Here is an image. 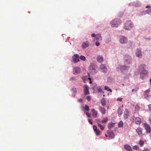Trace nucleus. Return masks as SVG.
Here are the masks:
<instances>
[{"label":"nucleus","instance_id":"1","mask_svg":"<svg viewBox=\"0 0 151 151\" xmlns=\"http://www.w3.org/2000/svg\"><path fill=\"white\" fill-rule=\"evenodd\" d=\"M134 24L130 20L126 22L124 26V28L126 30H129L133 27Z\"/></svg>","mask_w":151,"mask_h":151},{"label":"nucleus","instance_id":"55","mask_svg":"<svg viewBox=\"0 0 151 151\" xmlns=\"http://www.w3.org/2000/svg\"><path fill=\"white\" fill-rule=\"evenodd\" d=\"M95 44L97 46H99L100 44L99 42L98 41L96 42Z\"/></svg>","mask_w":151,"mask_h":151},{"label":"nucleus","instance_id":"23","mask_svg":"<svg viewBox=\"0 0 151 151\" xmlns=\"http://www.w3.org/2000/svg\"><path fill=\"white\" fill-rule=\"evenodd\" d=\"M116 70L117 72L122 73V65H118L116 68Z\"/></svg>","mask_w":151,"mask_h":151},{"label":"nucleus","instance_id":"43","mask_svg":"<svg viewBox=\"0 0 151 151\" xmlns=\"http://www.w3.org/2000/svg\"><path fill=\"white\" fill-rule=\"evenodd\" d=\"M96 132V134L97 136H99L100 134V131L99 130H96V131H95Z\"/></svg>","mask_w":151,"mask_h":151},{"label":"nucleus","instance_id":"47","mask_svg":"<svg viewBox=\"0 0 151 151\" xmlns=\"http://www.w3.org/2000/svg\"><path fill=\"white\" fill-rule=\"evenodd\" d=\"M86 99L88 100V101H89L91 99V97L90 96H88L86 97Z\"/></svg>","mask_w":151,"mask_h":151},{"label":"nucleus","instance_id":"54","mask_svg":"<svg viewBox=\"0 0 151 151\" xmlns=\"http://www.w3.org/2000/svg\"><path fill=\"white\" fill-rule=\"evenodd\" d=\"M148 121H149L150 123L151 124V115H150L148 119Z\"/></svg>","mask_w":151,"mask_h":151},{"label":"nucleus","instance_id":"3","mask_svg":"<svg viewBox=\"0 0 151 151\" xmlns=\"http://www.w3.org/2000/svg\"><path fill=\"white\" fill-rule=\"evenodd\" d=\"M132 61V58L128 55H125L124 57V62L125 64H130Z\"/></svg>","mask_w":151,"mask_h":151},{"label":"nucleus","instance_id":"48","mask_svg":"<svg viewBox=\"0 0 151 151\" xmlns=\"http://www.w3.org/2000/svg\"><path fill=\"white\" fill-rule=\"evenodd\" d=\"M111 41L110 38H108L106 40L105 42L106 43H109Z\"/></svg>","mask_w":151,"mask_h":151},{"label":"nucleus","instance_id":"60","mask_svg":"<svg viewBox=\"0 0 151 151\" xmlns=\"http://www.w3.org/2000/svg\"><path fill=\"white\" fill-rule=\"evenodd\" d=\"M88 122L91 124H92V122L91 121V120L90 119H88Z\"/></svg>","mask_w":151,"mask_h":151},{"label":"nucleus","instance_id":"20","mask_svg":"<svg viewBox=\"0 0 151 151\" xmlns=\"http://www.w3.org/2000/svg\"><path fill=\"white\" fill-rule=\"evenodd\" d=\"M124 148L128 151H131L132 150V148L128 144H125L124 145Z\"/></svg>","mask_w":151,"mask_h":151},{"label":"nucleus","instance_id":"11","mask_svg":"<svg viewBox=\"0 0 151 151\" xmlns=\"http://www.w3.org/2000/svg\"><path fill=\"white\" fill-rule=\"evenodd\" d=\"M135 53L137 57L139 58H141L142 57V55L141 51L140 50L137 49V50Z\"/></svg>","mask_w":151,"mask_h":151},{"label":"nucleus","instance_id":"19","mask_svg":"<svg viewBox=\"0 0 151 151\" xmlns=\"http://www.w3.org/2000/svg\"><path fill=\"white\" fill-rule=\"evenodd\" d=\"M145 67V65L144 64H142L139 66L138 69V71L139 72L143 70H144Z\"/></svg>","mask_w":151,"mask_h":151},{"label":"nucleus","instance_id":"31","mask_svg":"<svg viewBox=\"0 0 151 151\" xmlns=\"http://www.w3.org/2000/svg\"><path fill=\"white\" fill-rule=\"evenodd\" d=\"M146 12L149 15H151V8H150L146 11Z\"/></svg>","mask_w":151,"mask_h":151},{"label":"nucleus","instance_id":"45","mask_svg":"<svg viewBox=\"0 0 151 151\" xmlns=\"http://www.w3.org/2000/svg\"><path fill=\"white\" fill-rule=\"evenodd\" d=\"M101 103L102 104L103 106H104L106 104V101L105 100H102L101 101Z\"/></svg>","mask_w":151,"mask_h":151},{"label":"nucleus","instance_id":"33","mask_svg":"<svg viewBox=\"0 0 151 151\" xmlns=\"http://www.w3.org/2000/svg\"><path fill=\"white\" fill-rule=\"evenodd\" d=\"M96 38L97 39L99 40H102L101 37V35L99 34H98L96 35Z\"/></svg>","mask_w":151,"mask_h":151},{"label":"nucleus","instance_id":"18","mask_svg":"<svg viewBox=\"0 0 151 151\" xmlns=\"http://www.w3.org/2000/svg\"><path fill=\"white\" fill-rule=\"evenodd\" d=\"M89 44L88 42H83L82 45V47L84 49L89 46Z\"/></svg>","mask_w":151,"mask_h":151},{"label":"nucleus","instance_id":"21","mask_svg":"<svg viewBox=\"0 0 151 151\" xmlns=\"http://www.w3.org/2000/svg\"><path fill=\"white\" fill-rule=\"evenodd\" d=\"M96 87V89L98 90V92L104 93V92L101 89V86H97V85H95L94 86V87Z\"/></svg>","mask_w":151,"mask_h":151},{"label":"nucleus","instance_id":"13","mask_svg":"<svg viewBox=\"0 0 151 151\" xmlns=\"http://www.w3.org/2000/svg\"><path fill=\"white\" fill-rule=\"evenodd\" d=\"M141 4L140 2L138 1H137L136 2H132L129 4V5H133L136 7L139 6Z\"/></svg>","mask_w":151,"mask_h":151},{"label":"nucleus","instance_id":"32","mask_svg":"<svg viewBox=\"0 0 151 151\" xmlns=\"http://www.w3.org/2000/svg\"><path fill=\"white\" fill-rule=\"evenodd\" d=\"M79 58L81 60L84 61L86 60L85 57L83 55H81L80 57L79 56Z\"/></svg>","mask_w":151,"mask_h":151},{"label":"nucleus","instance_id":"5","mask_svg":"<svg viewBox=\"0 0 151 151\" xmlns=\"http://www.w3.org/2000/svg\"><path fill=\"white\" fill-rule=\"evenodd\" d=\"M79 61V55L77 54H74L72 57V60L71 62H73L74 63H77Z\"/></svg>","mask_w":151,"mask_h":151},{"label":"nucleus","instance_id":"58","mask_svg":"<svg viewBox=\"0 0 151 151\" xmlns=\"http://www.w3.org/2000/svg\"><path fill=\"white\" fill-rule=\"evenodd\" d=\"M87 76H84L82 78V79L83 80H84V79H87Z\"/></svg>","mask_w":151,"mask_h":151},{"label":"nucleus","instance_id":"25","mask_svg":"<svg viewBox=\"0 0 151 151\" xmlns=\"http://www.w3.org/2000/svg\"><path fill=\"white\" fill-rule=\"evenodd\" d=\"M123 111V110L122 107H120L119 108L117 111V113L119 116L122 114Z\"/></svg>","mask_w":151,"mask_h":151},{"label":"nucleus","instance_id":"46","mask_svg":"<svg viewBox=\"0 0 151 151\" xmlns=\"http://www.w3.org/2000/svg\"><path fill=\"white\" fill-rule=\"evenodd\" d=\"M145 12L144 11H142L139 13V14L140 15H145Z\"/></svg>","mask_w":151,"mask_h":151},{"label":"nucleus","instance_id":"28","mask_svg":"<svg viewBox=\"0 0 151 151\" xmlns=\"http://www.w3.org/2000/svg\"><path fill=\"white\" fill-rule=\"evenodd\" d=\"M123 125V123L122 121H120L118 123V127L119 128L122 127Z\"/></svg>","mask_w":151,"mask_h":151},{"label":"nucleus","instance_id":"16","mask_svg":"<svg viewBox=\"0 0 151 151\" xmlns=\"http://www.w3.org/2000/svg\"><path fill=\"white\" fill-rule=\"evenodd\" d=\"M97 61L100 63H102L103 60V58L101 55H98L97 57Z\"/></svg>","mask_w":151,"mask_h":151},{"label":"nucleus","instance_id":"53","mask_svg":"<svg viewBox=\"0 0 151 151\" xmlns=\"http://www.w3.org/2000/svg\"><path fill=\"white\" fill-rule=\"evenodd\" d=\"M72 80H76V78L74 77H71L70 79V80L71 81Z\"/></svg>","mask_w":151,"mask_h":151},{"label":"nucleus","instance_id":"59","mask_svg":"<svg viewBox=\"0 0 151 151\" xmlns=\"http://www.w3.org/2000/svg\"><path fill=\"white\" fill-rule=\"evenodd\" d=\"M117 100L118 101H122V98H118L117 99Z\"/></svg>","mask_w":151,"mask_h":151},{"label":"nucleus","instance_id":"34","mask_svg":"<svg viewBox=\"0 0 151 151\" xmlns=\"http://www.w3.org/2000/svg\"><path fill=\"white\" fill-rule=\"evenodd\" d=\"M129 47V48H131L134 46V44L132 42H129L128 44Z\"/></svg>","mask_w":151,"mask_h":151},{"label":"nucleus","instance_id":"9","mask_svg":"<svg viewBox=\"0 0 151 151\" xmlns=\"http://www.w3.org/2000/svg\"><path fill=\"white\" fill-rule=\"evenodd\" d=\"M84 92L85 95H88L89 94V87L86 85H85L83 86Z\"/></svg>","mask_w":151,"mask_h":151},{"label":"nucleus","instance_id":"12","mask_svg":"<svg viewBox=\"0 0 151 151\" xmlns=\"http://www.w3.org/2000/svg\"><path fill=\"white\" fill-rule=\"evenodd\" d=\"M91 111L92 112L93 117L94 118H96L98 117L97 111L95 110L94 109H92L91 110Z\"/></svg>","mask_w":151,"mask_h":151},{"label":"nucleus","instance_id":"44","mask_svg":"<svg viewBox=\"0 0 151 151\" xmlns=\"http://www.w3.org/2000/svg\"><path fill=\"white\" fill-rule=\"evenodd\" d=\"M133 149L134 150H138L139 149L138 146L136 145L134 146V147H133Z\"/></svg>","mask_w":151,"mask_h":151},{"label":"nucleus","instance_id":"57","mask_svg":"<svg viewBox=\"0 0 151 151\" xmlns=\"http://www.w3.org/2000/svg\"><path fill=\"white\" fill-rule=\"evenodd\" d=\"M142 151H149V150L147 148H144Z\"/></svg>","mask_w":151,"mask_h":151},{"label":"nucleus","instance_id":"36","mask_svg":"<svg viewBox=\"0 0 151 151\" xmlns=\"http://www.w3.org/2000/svg\"><path fill=\"white\" fill-rule=\"evenodd\" d=\"M140 107L137 105H136L135 107V110L136 111H139L140 110Z\"/></svg>","mask_w":151,"mask_h":151},{"label":"nucleus","instance_id":"6","mask_svg":"<svg viewBox=\"0 0 151 151\" xmlns=\"http://www.w3.org/2000/svg\"><path fill=\"white\" fill-rule=\"evenodd\" d=\"M89 70L90 73L93 75H95L98 71L97 68L93 66H91L89 68Z\"/></svg>","mask_w":151,"mask_h":151},{"label":"nucleus","instance_id":"30","mask_svg":"<svg viewBox=\"0 0 151 151\" xmlns=\"http://www.w3.org/2000/svg\"><path fill=\"white\" fill-rule=\"evenodd\" d=\"M104 88L107 91H110L111 92H112V90L111 89L109 88V87L107 86H105Z\"/></svg>","mask_w":151,"mask_h":151},{"label":"nucleus","instance_id":"27","mask_svg":"<svg viewBox=\"0 0 151 151\" xmlns=\"http://www.w3.org/2000/svg\"><path fill=\"white\" fill-rule=\"evenodd\" d=\"M108 119L107 117H106L103 118L102 120L101 121V122L102 123L105 124L108 121Z\"/></svg>","mask_w":151,"mask_h":151},{"label":"nucleus","instance_id":"42","mask_svg":"<svg viewBox=\"0 0 151 151\" xmlns=\"http://www.w3.org/2000/svg\"><path fill=\"white\" fill-rule=\"evenodd\" d=\"M144 144V142L141 140H140L139 141V144L141 146H142Z\"/></svg>","mask_w":151,"mask_h":151},{"label":"nucleus","instance_id":"29","mask_svg":"<svg viewBox=\"0 0 151 151\" xmlns=\"http://www.w3.org/2000/svg\"><path fill=\"white\" fill-rule=\"evenodd\" d=\"M114 124H115V123H111L109 124V125L108 126V128L110 129H111V128L112 127H114Z\"/></svg>","mask_w":151,"mask_h":151},{"label":"nucleus","instance_id":"26","mask_svg":"<svg viewBox=\"0 0 151 151\" xmlns=\"http://www.w3.org/2000/svg\"><path fill=\"white\" fill-rule=\"evenodd\" d=\"M136 132L139 135H140L142 134V129L141 128L138 127L136 129Z\"/></svg>","mask_w":151,"mask_h":151},{"label":"nucleus","instance_id":"10","mask_svg":"<svg viewBox=\"0 0 151 151\" xmlns=\"http://www.w3.org/2000/svg\"><path fill=\"white\" fill-rule=\"evenodd\" d=\"M80 68L77 67H75L73 69V72L74 74L77 75L80 73Z\"/></svg>","mask_w":151,"mask_h":151},{"label":"nucleus","instance_id":"7","mask_svg":"<svg viewBox=\"0 0 151 151\" xmlns=\"http://www.w3.org/2000/svg\"><path fill=\"white\" fill-rule=\"evenodd\" d=\"M140 77L142 79H144L147 73V71L144 69L139 72Z\"/></svg>","mask_w":151,"mask_h":151},{"label":"nucleus","instance_id":"2","mask_svg":"<svg viewBox=\"0 0 151 151\" xmlns=\"http://www.w3.org/2000/svg\"><path fill=\"white\" fill-rule=\"evenodd\" d=\"M121 23V21L120 19L117 18L111 21L110 22V24L112 27H117Z\"/></svg>","mask_w":151,"mask_h":151},{"label":"nucleus","instance_id":"63","mask_svg":"<svg viewBox=\"0 0 151 151\" xmlns=\"http://www.w3.org/2000/svg\"><path fill=\"white\" fill-rule=\"evenodd\" d=\"M88 78V80H89L91 81V78H90V77H89V78Z\"/></svg>","mask_w":151,"mask_h":151},{"label":"nucleus","instance_id":"40","mask_svg":"<svg viewBox=\"0 0 151 151\" xmlns=\"http://www.w3.org/2000/svg\"><path fill=\"white\" fill-rule=\"evenodd\" d=\"M144 126L146 130L150 127V126L146 123L144 124Z\"/></svg>","mask_w":151,"mask_h":151},{"label":"nucleus","instance_id":"41","mask_svg":"<svg viewBox=\"0 0 151 151\" xmlns=\"http://www.w3.org/2000/svg\"><path fill=\"white\" fill-rule=\"evenodd\" d=\"M147 131V132L148 133H151V128L150 127L149 128H148V129H146Z\"/></svg>","mask_w":151,"mask_h":151},{"label":"nucleus","instance_id":"14","mask_svg":"<svg viewBox=\"0 0 151 151\" xmlns=\"http://www.w3.org/2000/svg\"><path fill=\"white\" fill-rule=\"evenodd\" d=\"M108 134L109 135V137H110L112 139H113L114 138L115 135L112 131L110 130L108 131Z\"/></svg>","mask_w":151,"mask_h":151},{"label":"nucleus","instance_id":"50","mask_svg":"<svg viewBox=\"0 0 151 151\" xmlns=\"http://www.w3.org/2000/svg\"><path fill=\"white\" fill-rule=\"evenodd\" d=\"M138 90V88H137L136 89H132V92L134 91L135 93H136L137 91Z\"/></svg>","mask_w":151,"mask_h":151},{"label":"nucleus","instance_id":"35","mask_svg":"<svg viewBox=\"0 0 151 151\" xmlns=\"http://www.w3.org/2000/svg\"><path fill=\"white\" fill-rule=\"evenodd\" d=\"M98 126L100 127L101 130H103L104 128V127L101 125V124L98 123Z\"/></svg>","mask_w":151,"mask_h":151},{"label":"nucleus","instance_id":"37","mask_svg":"<svg viewBox=\"0 0 151 151\" xmlns=\"http://www.w3.org/2000/svg\"><path fill=\"white\" fill-rule=\"evenodd\" d=\"M85 110L86 111H89V108L88 106L87 105H85V108H84Z\"/></svg>","mask_w":151,"mask_h":151},{"label":"nucleus","instance_id":"56","mask_svg":"<svg viewBox=\"0 0 151 151\" xmlns=\"http://www.w3.org/2000/svg\"><path fill=\"white\" fill-rule=\"evenodd\" d=\"M148 106L149 110L151 112V104L149 105Z\"/></svg>","mask_w":151,"mask_h":151},{"label":"nucleus","instance_id":"61","mask_svg":"<svg viewBox=\"0 0 151 151\" xmlns=\"http://www.w3.org/2000/svg\"><path fill=\"white\" fill-rule=\"evenodd\" d=\"M96 36V35L94 33H93L91 35V36L93 37H95Z\"/></svg>","mask_w":151,"mask_h":151},{"label":"nucleus","instance_id":"51","mask_svg":"<svg viewBox=\"0 0 151 151\" xmlns=\"http://www.w3.org/2000/svg\"><path fill=\"white\" fill-rule=\"evenodd\" d=\"M86 116L89 118L91 117V114L88 112H86Z\"/></svg>","mask_w":151,"mask_h":151},{"label":"nucleus","instance_id":"22","mask_svg":"<svg viewBox=\"0 0 151 151\" xmlns=\"http://www.w3.org/2000/svg\"><path fill=\"white\" fill-rule=\"evenodd\" d=\"M135 122L136 124H139L141 123V119L138 117H137L135 119Z\"/></svg>","mask_w":151,"mask_h":151},{"label":"nucleus","instance_id":"38","mask_svg":"<svg viewBox=\"0 0 151 151\" xmlns=\"http://www.w3.org/2000/svg\"><path fill=\"white\" fill-rule=\"evenodd\" d=\"M144 96L145 98L146 99H148L150 96V95H149V93H145Z\"/></svg>","mask_w":151,"mask_h":151},{"label":"nucleus","instance_id":"4","mask_svg":"<svg viewBox=\"0 0 151 151\" xmlns=\"http://www.w3.org/2000/svg\"><path fill=\"white\" fill-rule=\"evenodd\" d=\"M128 39L125 37L121 35L119 37V41L120 43L122 44L127 43L128 42Z\"/></svg>","mask_w":151,"mask_h":151},{"label":"nucleus","instance_id":"62","mask_svg":"<svg viewBox=\"0 0 151 151\" xmlns=\"http://www.w3.org/2000/svg\"><path fill=\"white\" fill-rule=\"evenodd\" d=\"M78 101L79 102H82V99H79L78 100Z\"/></svg>","mask_w":151,"mask_h":151},{"label":"nucleus","instance_id":"8","mask_svg":"<svg viewBox=\"0 0 151 151\" xmlns=\"http://www.w3.org/2000/svg\"><path fill=\"white\" fill-rule=\"evenodd\" d=\"M100 68L102 72L104 73H106L107 72V69L105 65L101 64L100 65Z\"/></svg>","mask_w":151,"mask_h":151},{"label":"nucleus","instance_id":"24","mask_svg":"<svg viewBox=\"0 0 151 151\" xmlns=\"http://www.w3.org/2000/svg\"><path fill=\"white\" fill-rule=\"evenodd\" d=\"M99 109L100 111L101 112L102 114H104L106 113V110L105 109L102 107L101 106H100L99 107Z\"/></svg>","mask_w":151,"mask_h":151},{"label":"nucleus","instance_id":"17","mask_svg":"<svg viewBox=\"0 0 151 151\" xmlns=\"http://www.w3.org/2000/svg\"><path fill=\"white\" fill-rule=\"evenodd\" d=\"M124 118L125 119H127L129 116V111L127 109H125L124 113Z\"/></svg>","mask_w":151,"mask_h":151},{"label":"nucleus","instance_id":"52","mask_svg":"<svg viewBox=\"0 0 151 151\" xmlns=\"http://www.w3.org/2000/svg\"><path fill=\"white\" fill-rule=\"evenodd\" d=\"M150 92V89H148L145 91V93H149V92Z\"/></svg>","mask_w":151,"mask_h":151},{"label":"nucleus","instance_id":"49","mask_svg":"<svg viewBox=\"0 0 151 151\" xmlns=\"http://www.w3.org/2000/svg\"><path fill=\"white\" fill-rule=\"evenodd\" d=\"M93 128L94 131H96V130H97V127L96 126L94 125Z\"/></svg>","mask_w":151,"mask_h":151},{"label":"nucleus","instance_id":"15","mask_svg":"<svg viewBox=\"0 0 151 151\" xmlns=\"http://www.w3.org/2000/svg\"><path fill=\"white\" fill-rule=\"evenodd\" d=\"M122 73L124 71H127L129 69V67L126 65H122Z\"/></svg>","mask_w":151,"mask_h":151},{"label":"nucleus","instance_id":"64","mask_svg":"<svg viewBox=\"0 0 151 151\" xmlns=\"http://www.w3.org/2000/svg\"><path fill=\"white\" fill-rule=\"evenodd\" d=\"M150 83H151V78H150Z\"/></svg>","mask_w":151,"mask_h":151},{"label":"nucleus","instance_id":"39","mask_svg":"<svg viewBox=\"0 0 151 151\" xmlns=\"http://www.w3.org/2000/svg\"><path fill=\"white\" fill-rule=\"evenodd\" d=\"M72 90L73 92L75 94H76L77 93V90L76 88H73L72 89Z\"/></svg>","mask_w":151,"mask_h":151}]
</instances>
